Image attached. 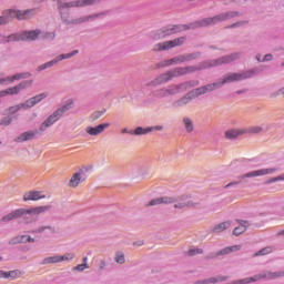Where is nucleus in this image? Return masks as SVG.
<instances>
[{
    "label": "nucleus",
    "mask_w": 284,
    "mask_h": 284,
    "mask_svg": "<svg viewBox=\"0 0 284 284\" xmlns=\"http://www.w3.org/2000/svg\"><path fill=\"white\" fill-rule=\"evenodd\" d=\"M22 108H24L26 110V103H20L13 106H10L6 110V112H8L9 114H17V112H19V110H22Z\"/></svg>",
    "instance_id": "obj_38"
},
{
    "label": "nucleus",
    "mask_w": 284,
    "mask_h": 284,
    "mask_svg": "<svg viewBox=\"0 0 284 284\" xmlns=\"http://www.w3.org/2000/svg\"><path fill=\"white\" fill-rule=\"evenodd\" d=\"M149 129H152V132H154V130H156L158 132H161V130H163V125L149 126Z\"/></svg>",
    "instance_id": "obj_62"
},
{
    "label": "nucleus",
    "mask_w": 284,
    "mask_h": 284,
    "mask_svg": "<svg viewBox=\"0 0 284 284\" xmlns=\"http://www.w3.org/2000/svg\"><path fill=\"white\" fill-rule=\"evenodd\" d=\"M219 88H221L220 82H213L211 84H206L204 85V90L207 94V92H214V90H217Z\"/></svg>",
    "instance_id": "obj_44"
},
{
    "label": "nucleus",
    "mask_w": 284,
    "mask_h": 284,
    "mask_svg": "<svg viewBox=\"0 0 284 284\" xmlns=\"http://www.w3.org/2000/svg\"><path fill=\"white\" fill-rule=\"evenodd\" d=\"M151 39L153 41H161V39H165V32H163V28L155 31L152 36Z\"/></svg>",
    "instance_id": "obj_43"
},
{
    "label": "nucleus",
    "mask_w": 284,
    "mask_h": 284,
    "mask_svg": "<svg viewBox=\"0 0 284 284\" xmlns=\"http://www.w3.org/2000/svg\"><path fill=\"white\" fill-rule=\"evenodd\" d=\"M162 204L163 205H172L174 204V210H184V207H192L193 210H196L197 207H201V202H193L192 195L182 194L178 197L174 196H163ZM180 201V202H179Z\"/></svg>",
    "instance_id": "obj_5"
},
{
    "label": "nucleus",
    "mask_w": 284,
    "mask_h": 284,
    "mask_svg": "<svg viewBox=\"0 0 284 284\" xmlns=\"http://www.w3.org/2000/svg\"><path fill=\"white\" fill-rule=\"evenodd\" d=\"M150 132H152V129H150V126L145 129H143L142 126H138L133 131V134H135L136 136H141L142 134H150Z\"/></svg>",
    "instance_id": "obj_41"
},
{
    "label": "nucleus",
    "mask_w": 284,
    "mask_h": 284,
    "mask_svg": "<svg viewBox=\"0 0 284 284\" xmlns=\"http://www.w3.org/2000/svg\"><path fill=\"white\" fill-rule=\"evenodd\" d=\"M10 23V18L8 17V12L0 17V26H6Z\"/></svg>",
    "instance_id": "obj_53"
},
{
    "label": "nucleus",
    "mask_w": 284,
    "mask_h": 284,
    "mask_svg": "<svg viewBox=\"0 0 284 284\" xmlns=\"http://www.w3.org/2000/svg\"><path fill=\"white\" fill-rule=\"evenodd\" d=\"M45 230H49V232H51V234H57V229L54 226H40L36 230L30 231V234H43Z\"/></svg>",
    "instance_id": "obj_32"
},
{
    "label": "nucleus",
    "mask_w": 284,
    "mask_h": 284,
    "mask_svg": "<svg viewBox=\"0 0 284 284\" xmlns=\"http://www.w3.org/2000/svg\"><path fill=\"white\" fill-rule=\"evenodd\" d=\"M277 169L271 168V169H261V170H256V171H251L247 172L245 174H242L239 176L240 181H233L230 182L229 184H226L224 186V190H227V187H232L234 185H239L241 183H247V181H245V179H256V176H265L267 174H274V172H276Z\"/></svg>",
    "instance_id": "obj_7"
},
{
    "label": "nucleus",
    "mask_w": 284,
    "mask_h": 284,
    "mask_svg": "<svg viewBox=\"0 0 284 284\" xmlns=\"http://www.w3.org/2000/svg\"><path fill=\"white\" fill-rule=\"evenodd\" d=\"M75 54H79V50H74L67 54L65 53L60 54L55 59H53L44 64L39 65L37 71L42 72V70H48V68H52L53 65H57V63H59L60 61H63V59H72V57H74Z\"/></svg>",
    "instance_id": "obj_11"
},
{
    "label": "nucleus",
    "mask_w": 284,
    "mask_h": 284,
    "mask_svg": "<svg viewBox=\"0 0 284 284\" xmlns=\"http://www.w3.org/2000/svg\"><path fill=\"white\" fill-rule=\"evenodd\" d=\"M276 181H284V174L278 175V176H276V178H271V179H268V180L265 182V184L267 185V184H270V183H276Z\"/></svg>",
    "instance_id": "obj_54"
},
{
    "label": "nucleus",
    "mask_w": 284,
    "mask_h": 284,
    "mask_svg": "<svg viewBox=\"0 0 284 284\" xmlns=\"http://www.w3.org/2000/svg\"><path fill=\"white\" fill-rule=\"evenodd\" d=\"M23 273L19 270H13V271H0V278H11V281H14V278H21Z\"/></svg>",
    "instance_id": "obj_25"
},
{
    "label": "nucleus",
    "mask_w": 284,
    "mask_h": 284,
    "mask_svg": "<svg viewBox=\"0 0 284 284\" xmlns=\"http://www.w3.org/2000/svg\"><path fill=\"white\" fill-rule=\"evenodd\" d=\"M186 39V37H180L173 40L156 43L153 47V52H163L165 50H172V48H179V45H183L185 43Z\"/></svg>",
    "instance_id": "obj_9"
},
{
    "label": "nucleus",
    "mask_w": 284,
    "mask_h": 284,
    "mask_svg": "<svg viewBox=\"0 0 284 284\" xmlns=\"http://www.w3.org/2000/svg\"><path fill=\"white\" fill-rule=\"evenodd\" d=\"M194 95L191 91H189L185 95L180 98L178 101L173 103L174 108H183V105H187V103H191V101H194Z\"/></svg>",
    "instance_id": "obj_22"
},
{
    "label": "nucleus",
    "mask_w": 284,
    "mask_h": 284,
    "mask_svg": "<svg viewBox=\"0 0 284 284\" xmlns=\"http://www.w3.org/2000/svg\"><path fill=\"white\" fill-rule=\"evenodd\" d=\"M12 123V116L8 115L4 116L1 121H0V125H10Z\"/></svg>",
    "instance_id": "obj_55"
},
{
    "label": "nucleus",
    "mask_w": 284,
    "mask_h": 284,
    "mask_svg": "<svg viewBox=\"0 0 284 284\" xmlns=\"http://www.w3.org/2000/svg\"><path fill=\"white\" fill-rule=\"evenodd\" d=\"M263 132V129L261 126H251L248 129H244V134H261Z\"/></svg>",
    "instance_id": "obj_40"
},
{
    "label": "nucleus",
    "mask_w": 284,
    "mask_h": 284,
    "mask_svg": "<svg viewBox=\"0 0 284 284\" xmlns=\"http://www.w3.org/2000/svg\"><path fill=\"white\" fill-rule=\"evenodd\" d=\"M183 124L186 130V132H194V122H192V119L190 118H183Z\"/></svg>",
    "instance_id": "obj_37"
},
{
    "label": "nucleus",
    "mask_w": 284,
    "mask_h": 284,
    "mask_svg": "<svg viewBox=\"0 0 284 284\" xmlns=\"http://www.w3.org/2000/svg\"><path fill=\"white\" fill-rule=\"evenodd\" d=\"M63 261H65V256L54 255V256L45 257L42 261V265H50L51 263H61Z\"/></svg>",
    "instance_id": "obj_31"
},
{
    "label": "nucleus",
    "mask_w": 284,
    "mask_h": 284,
    "mask_svg": "<svg viewBox=\"0 0 284 284\" xmlns=\"http://www.w3.org/2000/svg\"><path fill=\"white\" fill-rule=\"evenodd\" d=\"M7 17H9V21H10V19H18L19 21H26V20L32 19V17H34V9L26 10V11L9 10V11H7Z\"/></svg>",
    "instance_id": "obj_13"
},
{
    "label": "nucleus",
    "mask_w": 284,
    "mask_h": 284,
    "mask_svg": "<svg viewBox=\"0 0 284 284\" xmlns=\"http://www.w3.org/2000/svg\"><path fill=\"white\" fill-rule=\"evenodd\" d=\"M183 57H184V62L194 61V59H199V57H201V52L186 53V54H183Z\"/></svg>",
    "instance_id": "obj_48"
},
{
    "label": "nucleus",
    "mask_w": 284,
    "mask_h": 284,
    "mask_svg": "<svg viewBox=\"0 0 284 284\" xmlns=\"http://www.w3.org/2000/svg\"><path fill=\"white\" fill-rule=\"evenodd\" d=\"M32 74L30 72L26 73H17L13 77H7L9 79V83H14V81H20V79H30Z\"/></svg>",
    "instance_id": "obj_34"
},
{
    "label": "nucleus",
    "mask_w": 284,
    "mask_h": 284,
    "mask_svg": "<svg viewBox=\"0 0 284 284\" xmlns=\"http://www.w3.org/2000/svg\"><path fill=\"white\" fill-rule=\"evenodd\" d=\"M169 72H171V78L172 79H176L179 77H185V67H178L173 70H170Z\"/></svg>",
    "instance_id": "obj_35"
},
{
    "label": "nucleus",
    "mask_w": 284,
    "mask_h": 284,
    "mask_svg": "<svg viewBox=\"0 0 284 284\" xmlns=\"http://www.w3.org/2000/svg\"><path fill=\"white\" fill-rule=\"evenodd\" d=\"M241 250V245L226 246L219 251L220 256H225L227 254H232V252H239Z\"/></svg>",
    "instance_id": "obj_33"
},
{
    "label": "nucleus",
    "mask_w": 284,
    "mask_h": 284,
    "mask_svg": "<svg viewBox=\"0 0 284 284\" xmlns=\"http://www.w3.org/2000/svg\"><path fill=\"white\" fill-rule=\"evenodd\" d=\"M272 59H274V57L272 55V53H268V54L264 55L263 61H272Z\"/></svg>",
    "instance_id": "obj_63"
},
{
    "label": "nucleus",
    "mask_w": 284,
    "mask_h": 284,
    "mask_svg": "<svg viewBox=\"0 0 284 284\" xmlns=\"http://www.w3.org/2000/svg\"><path fill=\"white\" fill-rule=\"evenodd\" d=\"M34 237L30 235H18L9 241V245H19L20 243H34Z\"/></svg>",
    "instance_id": "obj_20"
},
{
    "label": "nucleus",
    "mask_w": 284,
    "mask_h": 284,
    "mask_svg": "<svg viewBox=\"0 0 284 284\" xmlns=\"http://www.w3.org/2000/svg\"><path fill=\"white\" fill-rule=\"evenodd\" d=\"M93 165H89V166H83L81 170H83V172H84V174L87 173V172H90V170H93Z\"/></svg>",
    "instance_id": "obj_64"
},
{
    "label": "nucleus",
    "mask_w": 284,
    "mask_h": 284,
    "mask_svg": "<svg viewBox=\"0 0 284 284\" xmlns=\"http://www.w3.org/2000/svg\"><path fill=\"white\" fill-rule=\"evenodd\" d=\"M52 210V205H44V206H36L26 209H18L12 211L11 213L1 217V223H10V221H17V219H24L26 223H31L30 217L39 214H43V212H48Z\"/></svg>",
    "instance_id": "obj_2"
},
{
    "label": "nucleus",
    "mask_w": 284,
    "mask_h": 284,
    "mask_svg": "<svg viewBox=\"0 0 284 284\" xmlns=\"http://www.w3.org/2000/svg\"><path fill=\"white\" fill-rule=\"evenodd\" d=\"M237 223L240 224V226H236L233 230V235L234 236H241V234H243L244 232H246L247 226L250 225V222L245 221V220H236Z\"/></svg>",
    "instance_id": "obj_27"
},
{
    "label": "nucleus",
    "mask_w": 284,
    "mask_h": 284,
    "mask_svg": "<svg viewBox=\"0 0 284 284\" xmlns=\"http://www.w3.org/2000/svg\"><path fill=\"white\" fill-rule=\"evenodd\" d=\"M81 176H85V171H83V169H80L79 172L71 176L69 187H79L81 181H85V179L82 180Z\"/></svg>",
    "instance_id": "obj_18"
},
{
    "label": "nucleus",
    "mask_w": 284,
    "mask_h": 284,
    "mask_svg": "<svg viewBox=\"0 0 284 284\" xmlns=\"http://www.w3.org/2000/svg\"><path fill=\"white\" fill-rule=\"evenodd\" d=\"M168 65H171L170 60H164V61L159 62L158 64H155V68H165Z\"/></svg>",
    "instance_id": "obj_60"
},
{
    "label": "nucleus",
    "mask_w": 284,
    "mask_h": 284,
    "mask_svg": "<svg viewBox=\"0 0 284 284\" xmlns=\"http://www.w3.org/2000/svg\"><path fill=\"white\" fill-rule=\"evenodd\" d=\"M162 204V199L161 197H158V199H154V200H151L148 204H146V207H152L154 205H161Z\"/></svg>",
    "instance_id": "obj_52"
},
{
    "label": "nucleus",
    "mask_w": 284,
    "mask_h": 284,
    "mask_svg": "<svg viewBox=\"0 0 284 284\" xmlns=\"http://www.w3.org/2000/svg\"><path fill=\"white\" fill-rule=\"evenodd\" d=\"M89 268H90V265H88V263H82L73 267V271L83 272L84 270H89Z\"/></svg>",
    "instance_id": "obj_51"
},
{
    "label": "nucleus",
    "mask_w": 284,
    "mask_h": 284,
    "mask_svg": "<svg viewBox=\"0 0 284 284\" xmlns=\"http://www.w3.org/2000/svg\"><path fill=\"white\" fill-rule=\"evenodd\" d=\"M234 17H241V12L227 11L224 13H220V14L211 18V23H212V26H216V23H221L222 21H229V19H234Z\"/></svg>",
    "instance_id": "obj_15"
},
{
    "label": "nucleus",
    "mask_w": 284,
    "mask_h": 284,
    "mask_svg": "<svg viewBox=\"0 0 284 284\" xmlns=\"http://www.w3.org/2000/svg\"><path fill=\"white\" fill-rule=\"evenodd\" d=\"M199 80H189L180 84H171L168 88L158 89L154 91L155 99H165V97H174V94H180V92H187L192 88L200 85Z\"/></svg>",
    "instance_id": "obj_4"
},
{
    "label": "nucleus",
    "mask_w": 284,
    "mask_h": 284,
    "mask_svg": "<svg viewBox=\"0 0 284 284\" xmlns=\"http://www.w3.org/2000/svg\"><path fill=\"white\" fill-rule=\"evenodd\" d=\"M168 81H172V73L168 71L166 73L161 74L160 77L155 78L151 82H149L146 85L148 87H156L161 85L163 83H168Z\"/></svg>",
    "instance_id": "obj_16"
},
{
    "label": "nucleus",
    "mask_w": 284,
    "mask_h": 284,
    "mask_svg": "<svg viewBox=\"0 0 284 284\" xmlns=\"http://www.w3.org/2000/svg\"><path fill=\"white\" fill-rule=\"evenodd\" d=\"M73 105H74V101L72 99L68 100L65 104H63L61 108L55 110L51 115H49L45 119L44 122L41 123L40 132H45L48 128L54 125V123H57V121H59V119H61V116H63L65 112H70V110H72Z\"/></svg>",
    "instance_id": "obj_6"
},
{
    "label": "nucleus",
    "mask_w": 284,
    "mask_h": 284,
    "mask_svg": "<svg viewBox=\"0 0 284 284\" xmlns=\"http://www.w3.org/2000/svg\"><path fill=\"white\" fill-rule=\"evenodd\" d=\"M227 281V277L226 276H223V275H219L216 277H210V278H206V280H202V281H196L194 282V284H210V283H223Z\"/></svg>",
    "instance_id": "obj_29"
},
{
    "label": "nucleus",
    "mask_w": 284,
    "mask_h": 284,
    "mask_svg": "<svg viewBox=\"0 0 284 284\" xmlns=\"http://www.w3.org/2000/svg\"><path fill=\"white\" fill-rule=\"evenodd\" d=\"M4 92H7V97H8V94H11V95L19 94L17 85L4 90Z\"/></svg>",
    "instance_id": "obj_56"
},
{
    "label": "nucleus",
    "mask_w": 284,
    "mask_h": 284,
    "mask_svg": "<svg viewBox=\"0 0 284 284\" xmlns=\"http://www.w3.org/2000/svg\"><path fill=\"white\" fill-rule=\"evenodd\" d=\"M162 30L165 39H168V37H172V34H179V32H182L181 24H169L163 27Z\"/></svg>",
    "instance_id": "obj_21"
},
{
    "label": "nucleus",
    "mask_w": 284,
    "mask_h": 284,
    "mask_svg": "<svg viewBox=\"0 0 284 284\" xmlns=\"http://www.w3.org/2000/svg\"><path fill=\"white\" fill-rule=\"evenodd\" d=\"M243 134H244L243 130L232 129V130L225 131L224 136L229 141H236V139H239V136Z\"/></svg>",
    "instance_id": "obj_30"
},
{
    "label": "nucleus",
    "mask_w": 284,
    "mask_h": 284,
    "mask_svg": "<svg viewBox=\"0 0 284 284\" xmlns=\"http://www.w3.org/2000/svg\"><path fill=\"white\" fill-rule=\"evenodd\" d=\"M207 26H212L211 18H204L189 24H180L182 32H185L186 30H196L199 28H207Z\"/></svg>",
    "instance_id": "obj_14"
},
{
    "label": "nucleus",
    "mask_w": 284,
    "mask_h": 284,
    "mask_svg": "<svg viewBox=\"0 0 284 284\" xmlns=\"http://www.w3.org/2000/svg\"><path fill=\"white\" fill-rule=\"evenodd\" d=\"M32 83H33L32 80H26V81L20 82L18 85H16L18 93L21 92V90L32 88Z\"/></svg>",
    "instance_id": "obj_36"
},
{
    "label": "nucleus",
    "mask_w": 284,
    "mask_h": 284,
    "mask_svg": "<svg viewBox=\"0 0 284 284\" xmlns=\"http://www.w3.org/2000/svg\"><path fill=\"white\" fill-rule=\"evenodd\" d=\"M256 73V70H247V71H242L240 73H229L225 74L223 78V81L220 82V87L223 88L225 83H234V81H245V79H252L254 74Z\"/></svg>",
    "instance_id": "obj_8"
},
{
    "label": "nucleus",
    "mask_w": 284,
    "mask_h": 284,
    "mask_svg": "<svg viewBox=\"0 0 284 284\" xmlns=\"http://www.w3.org/2000/svg\"><path fill=\"white\" fill-rule=\"evenodd\" d=\"M240 53H231L229 55L221 57L215 60H206L201 62L199 65H189L184 67L185 74H194V72H199L201 70H207V68H216V65H224L225 63H232L240 59Z\"/></svg>",
    "instance_id": "obj_3"
},
{
    "label": "nucleus",
    "mask_w": 284,
    "mask_h": 284,
    "mask_svg": "<svg viewBox=\"0 0 284 284\" xmlns=\"http://www.w3.org/2000/svg\"><path fill=\"white\" fill-rule=\"evenodd\" d=\"M75 54H79V50H74L67 54L65 53L60 54L55 59H53L44 64L39 65L37 71L42 72V70H48V68H52L53 65H57V63H59L60 61H63V59H72V57H74Z\"/></svg>",
    "instance_id": "obj_10"
},
{
    "label": "nucleus",
    "mask_w": 284,
    "mask_h": 284,
    "mask_svg": "<svg viewBox=\"0 0 284 284\" xmlns=\"http://www.w3.org/2000/svg\"><path fill=\"white\" fill-rule=\"evenodd\" d=\"M114 258L119 265H123V263H125V253H123L122 251H119L115 253Z\"/></svg>",
    "instance_id": "obj_47"
},
{
    "label": "nucleus",
    "mask_w": 284,
    "mask_h": 284,
    "mask_svg": "<svg viewBox=\"0 0 284 284\" xmlns=\"http://www.w3.org/2000/svg\"><path fill=\"white\" fill-rule=\"evenodd\" d=\"M75 54H79V50H74L67 54L65 53L60 54L55 59H53L44 64L39 65L37 71L42 72V70H48V68H52L53 65H57V63H59L60 61H63V59H72V57H74Z\"/></svg>",
    "instance_id": "obj_12"
},
{
    "label": "nucleus",
    "mask_w": 284,
    "mask_h": 284,
    "mask_svg": "<svg viewBox=\"0 0 284 284\" xmlns=\"http://www.w3.org/2000/svg\"><path fill=\"white\" fill-rule=\"evenodd\" d=\"M7 41H9V43L12 42V41H23L22 32L11 33L10 36H8Z\"/></svg>",
    "instance_id": "obj_46"
},
{
    "label": "nucleus",
    "mask_w": 284,
    "mask_h": 284,
    "mask_svg": "<svg viewBox=\"0 0 284 284\" xmlns=\"http://www.w3.org/2000/svg\"><path fill=\"white\" fill-rule=\"evenodd\" d=\"M232 225V222L226 221V222H222L220 224H216L212 230V234H221V232H225V230H230Z\"/></svg>",
    "instance_id": "obj_28"
},
{
    "label": "nucleus",
    "mask_w": 284,
    "mask_h": 284,
    "mask_svg": "<svg viewBox=\"0 0 284 284\" xmlns=\"http://www.w3.org/2000/svg\"><path fill=\"white\" fill-rule=\"evenodd\" d=\"M219 256H221V255L219 254V252H216V253L207 254L204 258H205V261H212V258H219Z\"/></svg>",
    "instance_id": "obj_59"
},
{
    "label": "nucleus",
    "mask_w": 284,
    "mask_h": 284,
    "mask_svg": "<svg viewBox=\"0 0 284 284\" xmlns=\"http://www.w3.org/2000/svg\"><path fill=\"white\" fill-rule=\"evenodd\" d=\"M103 116V111H95L92 113L91 119L92 121H97L98 119H101Z\"/></svg>",
    "instance_id": "obj_57"
},
{
    "label": "nucleus",
    "mask_w": 284,
    "mask_h": 284,
    "mask_svg": "<svg viewBox=\"0 0 284 284\" xmlns=\"http://www.w3.org/2000/svg\"><path fill=\"white\" fill-rule=\"evenodd\" d=\"M186 254L187 256H196V254H203V248H190Z\"/></svg>",
    "instance_id": "obj_50"
},
{
    "label": "nucleus",
    "mask_w": 284,
    "mask_h": 284,
    "mask_svg": "<svg viewBox=\"0 0 284 284\" xmlns=\"http://www.w3.org/2000/svg\"><path fill=\"white\" fill-rule=\"evenodd\" d=\"M170 65H174V63H185L183 54L176 55L169 60Z\"/></svg>",
    "instance_id": "obj_49"
},
{
    "label": "nucleus",
    "mask_w": 284,
    "mask_h": 284,
    "mask_svg": "<svg viewBox=\"0 0 284 284\" xmlns=\"http://www.w3.org/2000/svg\"><path fill=\"white\" fill-rule=\"evenodd\" d=\"M219 88H221L220 82H213L211 84H206L204 85V90L207 94V92H214V90H217Z\"/></svg>",
    "instance_id": "obj_45"
},
{
    "label": "nucleus",
    "mask_w": 284,
    "mask_h": 284,
    "mask_svg": "<svg viewBox=\"0 0 284 284\" xmlns=\"http://www.w3.org/2000/svg\"><path fill=\"white\" fill-rule=\"evenodd\" d=\"M52 1H58V11L64 26H82V23H90V21H97V19H101V17H108V14H110V10H104L70 20L71 8H92V6H100L103 0H72L69 2H63L62 0Z\"/></svg>",
    "instance_id": "obj_1"
},
{
    "label": "nucleus",
    "mask_w": 284,
    "mask_h": 284,
    "mask_svg": "<svg viewBox=\"0 0 284 284\" xmlns=\"http://www.w3.org/2000/svg\"><path fill=\"white\" fill-rule=\"evenodd\" d=\"M247 23H248V21H237V22H235L233 24L227 26L226 28H239V27L245 26Z\"/></svg>",
    "instance_id": "obj_58"
},
{
    "label": "nucleus",
    "mask_w": 284,
    "mask_h": 284,
    "mask_svg": "<svg viewBox=\"0 0 284 284\" xmlns=\"http://www.w3.org/2000/svg\"><path fill=\"white\" fill-rule=\"evenodd\" d=\"M55 37H57V33L48 32V33H45L44 39H54Z\"/></svg>",
    "instance_id": "obj_61"
},
{
    "label": "nucleus",
    "mask_w": 284,
    "mask_h": 284,
    "mask_svg": "<svg viewBox=\"0 0 284 284\" xmlns=\"http://www.w3.org/2000/svg\"><path fill=\"white\" fill-rule=\"evenodd\" d=\"M41 199H45V195H41V191H29L23 195V201H39Z\"/></svg>",
    "instance_id": "obj_26"
},
{
    "label": "nucleus",
    "mask_w": 284,
    "mask_h": 284,
    "mask_svg": "<svg viewBox=\"0 0 284 284\" xmlns=\"http://www.w3.org/2000/svg\"><path fill=\"white\" fill-rule=\"evenodd\" d=\"M43 99H48V93H40L33 98H30L24 102L26 110H30V108H34L37 103H41Z\"/></svg>",
    "instance_id": "obj_17"
},
{
    "label": "nucleus",
    "mask_w": 284,
    "mask_h": 284,
    "mask_svg": "<svg viewBox=\"0 0 284 284\" xmlns=\"http://www.w3.org/2000/svg\"><path fill=\"white\" fill-rule=\"evenodd\" d=\"M274 252V248L272 246H266L258 252H256L253 256H266V254H272Z\"/></svg>",
    "instance_id": "obj_39"
},
{
    "label": "nucleus",
    "mask_w": 284,
    "mask_h": 284,
    "mask_svg": "<svg viewBox=\"0 0 284 284\" xmlns=\"http://www.w3.org/2000/svg\"><path fill=\"white\" fill-rule=\"evenodd\" d=\"M22 32V41H37L39 36L41 34V30L36 29L31 31H21Z\"/></svg>",
    "instance_id": "obj_24"
},
{
    "label": "nucleus",
    "mask_w": 284,
    "mask_h": 284,
    "mask_svg": "<svg viewBox=\"0 0 284 284\" xmlns=\"http://www.w3.org/2000/svg\"><path fill=\"white\" fill-rule=\"evenodd\" d=\"M110 123H103L99 124L98 126H88L85 129L87 134H90V136H99V134H102V132L105 131V128H108Z\"/></svg>",
    "instance_id": "obj_19"
},
{
    "label": "nucleus",
    "mask_w": 284,
    "mask_h": 284,
    "mask_svg": "<svg viewBox=\"0 0 284 284\" xmlns=\"http://www.w3.org/2000/svg\"><path fill=\"white\" fill-rule=\"evenodd\" d=\"M191 94H193L194 99H199V97H203V94H206L205 87H200L191 90Z\"/></svg>",
    "instance_id": "obj_42"
},
{
    "label": "nucleus",
    "mask_w": 284,
    "mask_h": 284,
    "mask_svg": "<svg viewBox=\"0 0 284 284\" xmlns=\"http://www.w3.org/2000/svg\"><path fill=\"white\" fill-rule=\"evenodd\" d=\"M37 134H39L38 130L23 132L22 134H20L19 136H17L14 139V142L23 143V141H32V139H34V136H37Z\"/></svg>",
    "instance_id": "obj_23"
}]
</instances>
